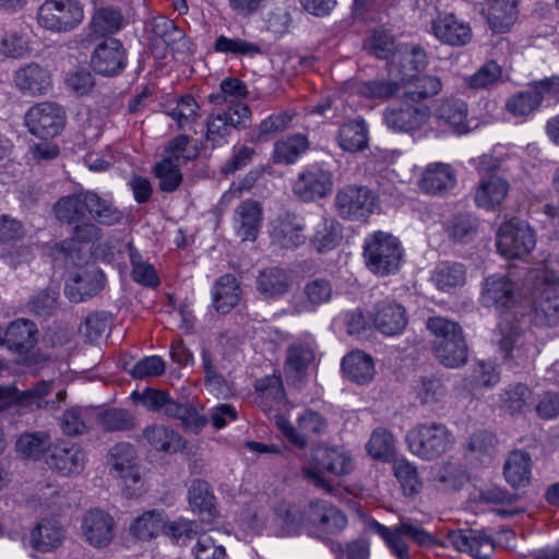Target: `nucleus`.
<instances>
[{
    "mask_svg": "<svg viewBox=\"0 0 559 559\" xmlns=\"http://www.w3.org/2000/svg\"><path fill=\"white\" fill-rule=\"evenodd\" d=\"M364 258L370 272L388 276L400 270L403 262V249L400 240L391 234L376 231L365 240Z\"/></svg>",
    "mask_w": 559,
    "mask_h": 559,
    "instance_id": "f257e3e1",
    "label": "nucleus"
},
{
    "mask_svg": "<svg viewBox=\"0 0 559 559\" xmlns=\"http://www.w3.org/2000/svg\"><path fill=\"white\" fill-rule=\"evenodd\" d=\"M311 457L317 468L304 467L301 469L302 477L328 492H332V485L324 478L320 469L335 476L349 474L354 469L353 459L336 448L318 445L312 450Z\"/></svg>",
    "mask_w": 559,
    "mask_h": 559,
    "instance_id": "f03ea898",
    "label": "nucleus"
},
{
    "mask_svg": "<svg viewBox=\"0 0 559 559\" xmlns=\"http://www.w3.org/2000/svg\"><path fill=\"white\" fill-rule=\"evenodd\" d=\"M406 440L413 454L424 460H433L449 450L452 435L445 425L430 421L412 428Z\"/></svg>",
    "mask_w": 559,
    "mask_h": 559,
    "instance_id": "7ed1b4c3",
    "label": "nucleus"
},
{
    "mask_svg": "<svg viewBox=\"0 0 559 559\" xmlns=\"http://www.w3.org/2000/svg\"><path fill=\"white\" fill-rule=\"evenodd\" d=\"M84 20V9L79 0H45L37 11V22L53 33L75 29Z\"/></svg>",
    "mask_w": 559,
    "mask_h": 559,
    "instance_id": "20e7f679",
    "label": "nucleus"
},
{
    "mask_svg": "<svg viewBox=\"0 0 559 559\" xmlns=\"http://www.w3.org/2000/svg\"><path fill=\"white\" fill-rule=\"evenodd\" d=\"M368 528L378 534L385 543L391 554L396 559H411L407 543L403 537H409L416 544L426 546L433 543V537L425 530L413 525L408 520H402L400 524L390 528L372 520Z\"/></svg>",
    "mask_w": 559,
    "mask_h": 559,
    "instance_id": "39448f33",
    "label": "nucleus"
},
{
    "mask_svg": "<svg viewBox=\"0 0 559 559\" xmlns=\"http://www.w3.org/2000/svg\"><path fill=\"white\" fill-rule=\"evenodd\" d=\"M376 201L374 192L368 187L346 185L336 191L334 206L343 219L365 222L373 213Z\"/></svg>",
    "mask_w": 559,
    "mask_h": 559,
    "instance_id": "423d86ee",
    "label": "nucleus"
},
{
    "mask_svg": "<svg viewBox=\"0 0 559 559\" xmlns=\"http://www.w3.org/2000/svg\"><path fill=\"white\" fill-rule=\"evenodd\" d=\"M535 245L534 230L522 221L513 218L506 222L497 231V249L507 259H521L527 255Z\"/></svg>",
    "mask_w": 559,
    "mask_h": 559,
    "instance_id": "0eeeda50",
    "label": "nucleus"
},
{
    "mask_svg": "<svg viewBox=\"0 0 559 559\" xmlns=\"http://www.w3.org/2000/svg\"><path fill=\"white\" fill-rule=\"evenodd\" d=\"M559 92V75L534 81L527 88L510 97L506 109L515 117L526 116L536 110L544 97Z\"/></svg>",
    "mask_w": 559,
    "mask_h": 559,
    "instance_id": "6e6552de",
    "label": "nucleus"
},
{
    "mask_svg": "<svg viewBox=\"0 0 559 559\" xmlns=\"http://www.w3.org/2000/svg\"><path fill=\"white\" fill-rule=\"evenodd\" d=\"M274 420L285 438L299 449L306 448L311 437L321 436L326 429L325 419L313 411H306L298 417L297 428L283 415H276Z\"/></svg>",
    "mask_w": 559,
    "mask_h": 559,
    "instance_id": "1a4fd4ad",
    "label": "nucleus"
},
{
    "mask_svg": "<svg viewBox=\"0 0 559 559\" xmlns=\"http://www.w3.org/2000/svg\"><path fill=\"white\" fill-rule=\"evenodd\" d=\"M532 322L536 326H555L559 323V282L538 277L537 295L532 308Z\"/></svg>",
    "mask_w": 559,
    "mask_h": 559,
    "instance_id": "9d476101",
    "label": "nucleus"
},
{
    "mask_svg": "<svg viewBox=\"0 0 559 559\" xmlns=\"http://www.w3.org/2000/svg\"><path fill=\"white\" fill-rule=\"evenodd\" d=\"M64 120L66 112L62 107L50 102L32 107L25 116L29 132L40 139L56 136L63 128Z\"/></svg>",
    "mask_w": 559,
    "mask_h": 559,
    "instance_id": "9b49d317",
    "label": "nucleus"
},
{
    "mask_svg": "<svg viewBox=\"0 0 559 559\" xmlns=\"http://www.w3.org/2000/svg\"><path fill=\"white\" fill-rule=\"evenodd\" d=\"M106 277L95 264H85L70 273L64 294L72 302H82L97 295L105 286Z\"/></svg>",
    "mask_w": 559,
    "mask_h": 559,
    "instance_id": "f8f14e48",
    "label": "nucleus"
},
{
    "mask_svg": "<svg viewBox=\"0 0 559 559\" xmlns=\"http://www.w3.org/2000/svg\"><path fill=\"white\" fill-rule=\"evenodd\" d=\"M100 237L102 230L95 223L81 221L74 224L70 238L56 245L55 252L63 258L66 263L80 265L85 260L81 245L94 242Z\"/></svg>",
    "mask_w": 559,
    "mask_h": 559,
    "instance_id": "ddd939ff",
    "label": "nucleus"
},
{
    "mask_svg": "<svg viewBox=\"0 0 559 559\" xmlns=\"http://www.w3.org/2000/svg\"><path fill=\"white\" fill-rule=\"evenodd\" d=\"M46 464L62 476L78 475L85 467L86 454L80 444L58 440L46 455Z\"/></svg>",
    "mask_w": 559,
    "mask_h": 559,
    "instance_id": "4468645a",
    "label": "nucleus"
},
{
    "mask_svg": "<svg viewBox=\"0 0 559 559\" xmlns=\"http://www.w3.org/2000/svg\"><path fill=\"white\" fill-rule=\"evenodd\" d=\"M305 522L321 533L337 534L347 525L345 514L325 500L311 501L305 508Z\"/></svg>",
    "mask_w": 559,
    "mask_h": 559,
    "instance_id": "2eb2a0df",
    "label": "nucleus"
},
{
    "mask_svg": "<svg viewBox=\"0 0 559 559\" xmlns=\"http://www.w3.org/2000/svg\"><path fill=\"white\" fill-rule=\"evenodd\" d=\"M37 342L38 330L31 320L17 319L7 326H0V345L17 355L27 354Z\"/></svg>",
    "mask_w": 559,
    "mask_h": 559,
    "instance_id": "dca6fc26",
    "label": "nucleus"
},
{
    "mask_svg": "<svg viewBox=\"0 0 559 559\" xmlns=\"http://www.w3.org/2000/svg\"><path fill=\"white\" fill-rule=\"evenodd\" d=\"M333 175L329 170L311 168L302 171L293 186L294 194L304 202L325 198L333 189Z\"/></svg>",
    "mask_w": 559,
    "mask_h": 559,
    "instance_id": "f3484780",
    "label": "nucleus"
},
{
    "mask_svg": "<svg viewBox=\"0 0 559 559\" xmlns=\"http://www.w3.org/2000/svg\"><path fill=\"white\" fill-rule=\"evenodd\" d=\"M520 297L516 284L509 276L491 275L485 280L481 292V301L485 306L503 311L513 307Z\"/></svg>",
    "mask_w": 559,
    "mask_h": 559,
    "instance_id": "a211bd4d",
    "label": "nucleus"
},
{
    "mask_svg": "<svg viewBox=\"0 0 559 559\" xmlns=\"http://www.w3.org/2000/svg\"><path fill=\"white\" fill-rule=\"evenodd\" d=\"M126 50L121 41L109 37L96 46L91 64L97 73L104 76H114L126 67Z\"/></svg>",
    "mask_w": 559,
    "mask_h": 559,
    "instance_id": "6ab92c4d",
    "label": "nucleus"
},
{
    "mask_svg": "<svg viewBox=\"0 0 559 559\" xmlns=\"http://www.w3.org/2000/svg\"><path fill=\"white\" fill-rule=\"evenodd\" d=\"M115 520L99 509L87 511L82 520V534L85 540L95 548L107 547L115 537Z\"/></svg>",
    "mask_w": 559,
    "mask_h": 559,
    "instance_id": "aec40b11",
    "label": "nucleus"
},
{
    "mask_svg": "<svg viewBox=\"0 0 559 559\" xmlns=\"http://www.w3.org/2000/svg\"><path fill=\"white\" fill-rule=\"evenodd\" d=\"M448 542L459 551H466L476 559H489L495 550L493 539L481 531H450Z\"/></svg>",
    "mask_w": 559,
    "mask_h": 559,
    "instance_id": "412c9836",
    "label": "nucleus"
},
{
    "mask_svg": "<svg viewBox=\"0 0 559 559\" xmlns=\"http://www.w3.org/2000/svg\"><path fill=\"white\" fill-rule=\"evenodd\" d=\"M136 459V451L131 443L118 442L109 449L106 462L112 476L136 484L140 481Z\"/></svg>",
    "mask_w": 559,
    "mask_h": 559,
    "instance_id": "4be33fe9",
    "label": "nucleus"
},
{
    "mask_svg": "<svg viewBox=\"0 0 559 559\" xmlns=\"http://www.w3.org/2000/svg\"><path fill=\"white\" fill-rule=\"evenodd\" d=\"M428 117L429 110L427 106L408 103L388 108L384 112V120L388 127L401 132L419 129Z\"/></svg>",
    "mask_w": 559,
    "mask_h": 559,
    "instance_id": "5701e85b",
    "label": "nucleus"
},
{
    "mask_svg": "<svg viewBox=\"0 0 559 559\" xmlns=\"http://www.w3.org/2000/svg\"><path fill=\"white\" fill-rule=\"evenodd\" d=\"M51 391V382L40 381L33 388L20 391L14 386H0V411L5 409L10 404L17 403L28 407H46L49 402L45 400Z\"/></svg>",
    "mask_w": 559,
    "mask_h": 559,
    "instance_id": "b1692460",
    "label": "nucleus"
},
{
    "mask_svg": "<svg viewBox=\"0 0 559 559\" xmlns=\"http://www.w3.org/2000/svg\"><path fill=\"white\" fill-rule=\"evenodd\" d=\"M373 323L385 335L400 334L407 324L405 308L391 300L380 301L374 308Z\"/></svg>",
    "mask_w": 559,
    "mask_h": 559,
    "instance_id": "393cba45",
    "label": "nucleus"
},
{
    "mask_svg": "<svg viewBox=\"0 0 559 559\" xmlns=\"http://www.w3.org/2000/svg\"><path fill=\"white\" fill-rule=\"evenodd\" d=\"M455 171L450 164L432 163L421 173L418 186L425 193L441 194L455 185Z\"/></svg>",
    "mask_w": 559,
    "mask_h": 559,
    "instance_id": "a878e982",
    "label": "nucleus"
},
{
    "mask_svg": "<svg viewBox=\"0 0 559 559\" xmlns=\"http://www.w3.org/2000/svg\"><path fill=\"white\" fill-rule=\"evenodd\" d=\"M14 84L24 94L43 95L51 87V75L41 66L29 63L15 72Z\"/></svg>",
    "mask_w": 559,
    "mask_h": 559,
    "instance_id": "bb28decb",
    "label": "nucleus"
},
{
    "mask_svg": "<svg viewBox=\"0 0 559 559\" xmlns=\"http://www.w3.org/2000/svg\"><path fill=\"white\" fill-rule=\"evenodd\" d=\"M467 115V104L460 98H442L433 106V117L452 127L457 133L468 132Z\"/></svg>",
    "mask_w": 559,
    "mask_h": 559,
    "instance_id": "cd10ccee",
    "label": "nucleus"
},
{
    "mask_svg": "<svg viewBox=\"0 0 559 559\" xmlns=\"http://www.w3.org/2000/svg\"><path fill=\"white\" fill-rule=\"evenodd\" d=\"M255 285L264 298L277 299L288 293L292 283L285 269L271 266L259 272Z\"/></svg>",
    "mask_w": 559,
    "mask_h": 559,
    "instance_id": "c85d7f7f",
    "label": "nucleus"
},
{
    "mask_svg": "<svg viewBox=\"0 0 559 559\" xmlns=\"http://www.w3.org/2000/svg\"><path fill=\"white\" fill-rule=\"evenodd\" d=\"M66 538L63 526L55 519H45L31 532V545L34 549L48 552L61 546Z\"/></svg>",
    "mask_w": 559,
    "mask_h": 559,
    "instance_id": "c756f323",
    "label": "nucleus"
},
{
    "mask_svg": "<svg viewBox=\"0 0 559 559\" xmlns=\"http://www.w3.org/2000/svg\"><path fill=\"white\" fill-rule=\"evenodd\" d=\"M302 292L306 300L294 302L293 308L296 313L313 311L329 302L333 296V286L329 280L316 277L305 284Z\"/></svg>",
    "mask_w": 559,
    "mask_h": 559,
    "instance_id": "7c9ffc66",
    "label": "nucleus"
},
{
    "mask_svg": "<svg viewBox=\"0 0 559 559\" xmlns=\"http://www.w3.org/2000/svg\"><path fill=\"white\" fill-rule=\"evenodd\" d=\"M262 218V209L259 202L243 201L235 213V227L241 240H254L257 238Z\"/></svg>",
    "mask_w": 559,
    "mask_h": 559,
    "instance_id": "2f4dec72",
    "label": "nucleus"
},
{
    "mask_svg": "<svg viewBox=\"0 0 559 559\" xmlns=\"http://www.w3.org/2000/svg\"><path fill=\"white\" fill-rule=\"evenodd\" d=\"M85 210L92 219L99 225L112 226L120 224L124 215L111 201L94 191H84Z\"/></svg>",
    "mask_w": 559,
    "mask_h": 559,
    "instance_id": "473e14b6",
    "label": "nucleus"
},
{
    "mask_svg": "<svg viewBox=\"0 0 559 559\" xmlns=\"http://www.w3.org/2000/svg\"><path fill=\"white\" fill-rule=\"evenodd\" d=\"M509 191V183L501 177L489 176L479 181L474 200L477 206L495 209L506 199Z\"/></svg>",
    "mask_w": 559,
    "mask_h": 559,
    "instance_id": "72a5a7b5",
    "label": "nucleus"
},
{
    "mask_svg": "<svg viewBox=\"0 0 559 559\" xmlns=\"http://www.w3.org/2000/svg\"><path fill=\"white\" fill-rule=\"evenodd\" d=\"M189 503L193 512H197L204 523H212L216 516L214 496L210 491V485L205 480L195 479L189 488Z\"/></svg>",
    "mask_w": 559,
    "mask_h": 559,
    "instance_id": "f704fd0d",
    "label": "nucleus"
},
{
    "mask_svg": "<svg viewBox=\"0 0 559 559\" xmlns=\"http://www.w3.org/2000/svg\"><path fill=\"white\" fill-rule=\"evenodd\" d=\"M433 32L440 40L452 46L465 45L471 39L469 26L453 14L439 17L433 23Z\"/></svg>",
    "mask_w": 559,
    "mask_h": 559,
    "instance_id": "c9c22d12",
    "label": "nucleus"
},
{
    "mask_svg": "<svg viewBox=\"0 0 559 559\" xmlns=\"http://www.w3.org/2000/svg\"><path fill=\"white\" fill-rule=\"evenodd\" d=\"M240 298V287L231 274L221 276L213 289V306L219 313H228L237 306Z\"/></svg>",
    "mask_w": 559,
    "mask_h": 559,
    "instance_id": "e433bc0d",
    "label": "nucleus"
},
{
    "mask_svg": "<svg viewBox=\"0 0 559 559\" xmlns=\"http://www.w3.org/2000/svg\"><path fill=\"white\" fill-rule=\"evenodd\" d=\"M168 524L160 510H150L135 518L130 525V533L138 539L150 540L160 532L166 534Z\"/></svg>",
    "mask_w": 559,
    "mask_h": 559,
    "instance_id": "4c0bfd02",
    "label": "nucleus"
},
{
    "mask_svg": "<svg viewBox=\"0 0 559 559\" xmlns=\"http://www.w3.org/2000/svg\"><path fill=\"white\" fill-rule=\"evenodd\" d=\"M466 270L457 262H440L431 274L435 286L445 293H451L465 284Z\"/></svg>",
    "mask_w": 559,
    "mask_h": 559,
    "instance_id": "58836bf2",
    "label": "nucleus"
},
{
    "mask_svg": "<svg viewBox=\"0 0 559 559\" xmlns=\"http://www.w3.org/2000/svg\"><path fill=\"white\" fill-rule=\"evenodd\" d=\"M499 347L504 361L515 366L526 362L532 350V346L524 342L520 332L514 328H509L508 331L502 332Z\"/></svg>",
    "mask_w": 559,
    "mask_h": 559,
    "instance_id": "ea45409f",
    "label": "nucleus"
},
{
    "mask_svg": "<svg viewBox=\"0 0 559 559\" xmlns=\"http://www.w3.org/2000/svg\"><path fill=\"white\" fill-rule=\"evenodd\" d=\"M532 400V391L524 383H512L501 390L498 406L512 416L524 413Z\"/></svg>",
    "mask_w": 559,
    "mask_h": 559,
    "instance_id": "a19ab883",
    "label": "nucleus"
},
{
    "mask_svg": "<svg viewBox=\"0 0 559 559\" xmlns=\"http://www.w3.org/2000/svg\"><path fill=\"white\" fill-rule=\"evenodd\" d=\"M433 353L438 360L448 368H459L466 364L468 347L463 335L432 344Z\"/></svg>",
    "mask_w": 559,
    "mask_h": 559,
    "instance_id": "79ce46f5",
    "label": "nucleus"
},
{
    "mask_svg": "<svg viewBox=\"0 0 559 559\" xmlns=\"http://www.w3.org/2000/svg\"><path fill=\"white\" fill-rule=\"evenodd\" d=\"M531 467L528 453L520 450L511 452L503 467L506 480L514 488L527 485L531 478Z\"/></svg>",
    "mask_w": 559,
    "mask_h": 559,
    "instance_id": "37998d69",
    "label": "nucleus"
},
{
    "mask_svg": "<svg viewBox=\"0 0 559 559\" xmlns=\"http://www.w3.org/2000/svg\"><path fill=\"white\" fill-rule=\"evenodd\" d=\"M50 435L46 431L22 433L15 444L16 451L24 457L39 460L45 459L53 447Z\"/></svg>",
    "mask_w": 559,
    "mask_h": 559,
    "instance_id": "c03bdc74",
    "label": "nucleus"
},
{
    "mask_svg": "<svg viewBox=\"0 0 559 559\" xmlns=\"http://www.w3.org/2000/svg\"><path fill=\"white\" fill-rule=\"evenodd\" d=\"M274 240L283 248L294 249L305 243L304 224L293 215H286L275 226L273 231Z\"/></svg>",
    "mask_w": 559,
    "mask_h": 559,
    "instance_id": "a18cd8bd",
    "label": "nucleus"
},
{
    "mask_svg": "<svg viewBox=\"0 0 559 559\" xmlns=\"http://www.w3.org/2000/svg\"><path fill=\"white\" fill-rule=\"evenodd\" d=\"M342 369L349 380L360 384L370 381L374 373L372 358L360 350L346 355L342 360Z\"/></svg>",
    "mask_w": 559,
    "mask_h": 559,
    "instance_id": "49530a36",
    "label": "nucleus"
},
{
    "mask_svg": "<svg viewBox=\"0 0 559 559\" xmlns=\"http://www.w3.org/2000/svg\"><path fill=\"white\" fill-rule=\"evenodd\" d=\"M294 115L282 111L273 114L263 119L250 133L252 143H265L286 131L293 120Z\"/></svg>",
    "mask_w": 559,
    "mask_h": 559,
    "instance_id": "de8ad7c7",
    "label": "nucleus"
},
{
    "mask_svg": "<svg viewBox=\"0 0 559 559\" xmlns=\"http://www.w3.org/2000/svg\"><path fill=\"white\" fill-rule=\"evenodd\" d=\"M401 85L406 102L415 104L437 95L442 88L440 79L432 75L416 76L413 81Z\"/></svg>",
    "mask_w": 559,
    "mask_h": 559,
    "instance_id": "09e8293b",
    "label": "nucleus"
},
{
    "mask_svg": "<svg viewBox=\"0 0 559 559\" xmlns=\"http://www.w3.org/2000/svg\"><path fill=\"white\" fill-rule=\"evenodd\" d=\"M314 354L306 344H293L287 350L285 370L288 378L300 381L307 368L313 361Z\"/></svg>",
    "mask_w": 559,
    "mask_h": 559,
    "instance_id": "8fccbe9b",
    "label": "nucleus"
},
{
    "mask_svg": "<svg viewBox=\"0 0 559 559\" xmlns=\"http://www.w3.org/2000/svg\"><path fill=\"white\" fill-rule=\"evenodd\" d=\"M132 397L147 411L162 413L167 417L176 408V401L166 391L147 388L143 392H133Z\"/></svg>",
    "mask_w": 559,
    "mask_h": 559,
    "instance_id": "3c124183",
    "label": "nucleus"
},
{
    "mask_svg": "<svg viewBox=\"0 0 559 559\" xmlns=\"http://www.w3.org/2000/svg\"><path fill=\"white\" fill-rule=\"evenodd\" d=\"M84 192L62 197L53 207L57 219L61 223L74 225L85 217Z\"/></svg>",
    "mask_w": 559,
    "mask_h": 559,
    "instance_id": "603ef678",
    "label": "nucleus"
},
{
    "mask_svg": "<svg viewBox=\"0 0 559 559\" xmlns=\"http://www.w3.org/2000/svg\"><path fill=\"white\" fill-rule=\"evenodd\" d=\"M143 436L158 451L176 452L183 448V440L179 433L166 426L147 427Z\"/></svg>",
    "mask_w": 559,
    "mask_h": 559,
    "instance_id": "864d4df0",
    "label": "nucleus"
},
{
    "mask_svg": "<svg viewBox=\"0 0 559 559\" xmlns=\"http://www.w3.org/2000/svg\"><path fill=\"white\" fill-rule=\"evenodd\" d=\"M309 142L304 134H294L274 145L273 160L277 164H293L308 150Z\"/></svg>",
    "mask_w": 559,
    "mask_h": 559,
    "instance_id": "5fc2aeb1",
    "label": "nucleus"
},
{
    "mask_svg": "<svg viewBox=\"0 0 559 559\" xmlns=\"http://www.w3.org/2000/svg\"><path fill=\"white\" fill-rule=\"evenodd\" d=\"M516 13L514 1L498 0L490 8L488 23L493 32H508L516 20Z\"/></svg>",
    "mask_w": 559,
    "mask_h": 559,
    "instance_id": "6e6d98bb",
    "label": "nucleus"
},
{
    "mask_svg": "<svg viewBox=\"0 0 559 559\" xmlns=\"http://www.w3.org/2000/svg\"><path fill=\"white\" fill-rule=\"evenodd\" d=\"M358 93L369 99L386 100L402 93V85L391 79H374L361 82Z\"/></svg>",
    "mask_w": 559,
    "mask_h": 559,
    "instance_id": "4d7b16f0",
    "label": "nucleus"
},
{
    "mask_svg": "<svg viewBox=\"0 0 559 559\" xmlns=\"http://www.w3.org/2000/svg\"><path fill=\"white\" fill-rule=\"evenodd\" d=\"M338 143L344 151H362L367 146V130L362 121L344 123L338 130Z\"/></svg>",
    "mask_w": 559,
    "mask_h": 559,
    "instance_id": "13d9d810",
    "label": "nucleus"
},
{
    "mask_svg": "<svg viewBox=\"0 0 559 559\" xmlns=\"http://www.w3.org/2000/svg\"><path fill=\"white\" fill-rule=\"evenodd\" d=\"M123 23V17L118 9L99 8L95 11L91 28L92 32L99 36L118 32Z\"/></svg>",
    "mask_w": 559,
    "mask_h": 559,
    "instance_id": "bf43d9fd",
    "label": "nucleus"
},
{
    "mask_svg": "<svg viewBox=\"0 0 559 559\" xmlns=\"http://www.w3.org/2000/svg\"><path fill=\"white\" fill-rule=\"evenodd\" d=\"M214 49L217 52L231 53L237 57H254L263 53L261 45L257 43L247 41L241 38H229L225 35L217 37Z\"/></svg>",
    "mask_w": 559,
    "mask_h": 559,
    "instance_id": "052dcab7",
    "label": "nucleus"
},
{
    "mask_svg": "<svg viewBox=\"0 0 559 559\" xmlns=\"http://www.w3.org/2000/svg\"><path fill=\"white\" fill-rule=\"evenodd\" d=\"M496 437L487 430H479L471 436L468 452L481 464L489 463L496 453Z\"/></svg>",
    "mask_w": 559,
    "mask_h": 559,
    "instance_id": "680f3d73",
    "label": "nucleus"
},
{
    "mask_svg": "<svg viewBox=\"0 0 559 559\" xmlns=\"http://www.w3.org/2000/svg\"><path fill=\"white\" fill-rule=\"evenodd\" d=\"M127 249L132 265L131 276L133 281L146 286L156 287L159 284V280L153 265L145 262L131 243H127Z\"/></svg>",
    "mask_w": 559,
    "mask_h": 559,
    "instance_id": "e2e57ef3",
    "label": "nucleus"
},
{
    "mask_svg": "<svg viewBox=\"0 0 559 559\" xmlns=\"http://www.w3.org/2000/svg\"><path fill=\"white\" fill-rule=\"evenodd\" d=\"M275 521L285 534L297 533L298 530L306 525L305 510L300 511L297 507L286 502H281L274 510Z\"/></svg>",
    "mask_w": 559,
    "mask_h": 559,
    "instance_id": "0e129e2a",
    "label": "nucleus"
},
{
    "mask_svg": "<svg viewBox=\"0 0 559 559\" xmlns=\"http://www.w3.org/2000/svg\"><path fill=\"white\" fill-rule=\"evenodd\" d=\"M416 397L421 405H435L445 396V388L437 377H421L415 386Z\"/></svg>",
    "mask_w": 559,
    "mask_h": 559,
    "instance_id": "69168bd1",
    "label": "nucleus"
},
{
    "mask_svg": "<svg viewBox=\"0 0 559 559\" xmlns=\"http://www.w3.org/2000/svg\"><path fill=\"white\" fill-rule=\"evenodd\" d=\"M342 238L338 224L334 221L324 219L317 228L311 242L318 252L334 249Z\"/></svg>",
    "mask_w": 559,
    "mask_h": 559,
    "instance_id": "338daca9",
    "label": "nucleus"
},
{
    "mask_svg": "<svg viewBox=\"0 0 559 559\" xmlns=\"http://www.w3.org/2000/svg\"><path fill=\"white\" fill-rule=\"evenodd\" d=\"M111 326V316L105 311L91 312L80 326L81 334L90 342L98 340Z\"/></svg>",
    "mask_w": 559,
    "mask_h": 559,
    "instance_id": "774afa93",
    "label": "nucleus"
}]
</instances>
